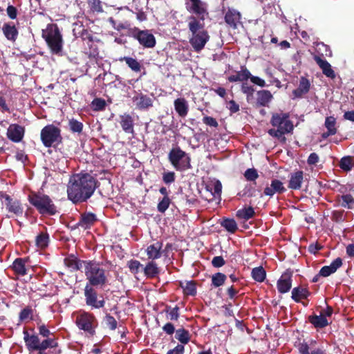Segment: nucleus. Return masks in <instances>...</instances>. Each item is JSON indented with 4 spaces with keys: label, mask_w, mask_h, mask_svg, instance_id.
I'll use <instances>...</instances> for the list:
<instances>
[{
    "label": "nucleus",
    "mask_w": 354,
    "mask_h": 354,
    "mask_svg": "<svg viewBox=\"0 0 354 354\" xmlns=\"http://www.w3.org/2000/svg\"><path fill=\"white\" fill-rule=\"evenodd\" d=\"M98 185V180L90 174H75L69 179L67 187L68 198L73 203L86 202L91 197Z\"/></svg>",
    "instance_id": "1"
},
{
    "label": "nucleus",
    "mask_w": 354,
    "mask_h": 354,
    "mask_svg": "<svg viewBox=\"0 0 354 354\" xmlns=\"http://www.w3.org/2000/svg\"><path fill=\"white\" fill-rule=\"evenodd\" d=\"M270 124L273 128L268 131V133L277 138L280 143L286 142V134L292 132L294 126L290 120V115L288 113H274L272 115Z\"/></svg>",
    "instance_id": "2"
},
{
    "label": "nucleus",
    "mask_w": 354,
    "mask_h": 354,
    "mask_svg": "<svg viewBox=\"0 0 354 354\" xmlns=\"http://www.w3.org/2000/svg\"><path fill=\"white\" fill-rule=\"evenodd\" d=\"M84 274L86 283L95 288H103L108 283V272L102 263L93 260L84 261Z\"/></svg>",
    "instance_id": "3"
},
{
    "label": "nucleus",
    "mask_w": 354,
    "mask_h": 354,
    "mask_svg": "<svg viewBox=\"0 0 354 354\" xmlns=\"http://www.w3.org/2000/svg\"><path fill=\"white\" fill-rule=\"evenodd\" d=\"M28 201L41 215L54 216L59 212L52 198L47 194L31 192Z\"/></svg>",
    "instance_id": "4"
},
{
    "label": "nucleus",
    "mask_w": 354,
    "mask_h": 354,
    "mask_svg": "<svg viewBox=\"0 0 354 354\" xmlns=\"http://www.w3.org/2000/svg\"><path fill=\"white\" fill-rule=\"evenodd\" d=\"M24 340L29 352L37 351V354H47V348L58 346V342L55 338H47L41 342L37 335H30L26 330H24Z\"/></svg>",
    "instance_id": "5"
},
{
    "label": "nucleus",
    "mask_w": 354,
    "mask_h": 354,
    "mask_svg": "<svg viewBox=\"0 0 354 354\" xmlns=\"http://www.w3.org/2000/svg\"><path fill=\"white\" fill-rule=\"evenodd\" d=\"M42 37L53 54H61L64 41L59 27L56 24H48L46 28L42 30Z\"/></svg>",
    "instance_id": "6"
},
{
    "label": "nucleus",
    "mask_w": 354,
    "mask_h": 354,
    "mask_svg": "<svg viewBox=\"0 0 354 354\" xmlns=\"http://www.w3.org/2000/svg\"><path fill=\"white\" fill-rule=\"evenodd\" d=\"M168 160L176 171H183L192 167L190 156L180 147H173L170 150Z\"/></svg>",
    "instance_id": "7"
},
{
    "label": "nucleus",
    "mask_w": 354,
    "mask_h": 354,
    "mask_svg": "<svg viewBox=\"0 0 354 354\" xmlns=\"http://www.w3.org/2000/svg\"><path fill=\"white\" fill-rule=\"evenodd\" d=\"M40 139L44 147H56L62 142L61 129L54 124H47L40 133Z\"/></svg>",
    "instance_id": "8"
},
{
    "label": "nucleus",
    "mask_w": 354,
    "mask_h": 354,
    "mask_svg": "<svg viewBox=\"0 0 354 354\" xmlns=\"http://www.w3.org/2000/svg\"><path fill=\"white\" fill-rule=\"evenodd\" d=\"M75 324L80 330H84L91 336H94L98 322L93 313L82 310L77 315Z\"/></svg>",
    "instance_id": "9"
},
{
    "label": "nucleus",
    "mask_w": 354,
    "mask_h": 354,
    "mask_svg": "<svg viewBox=\"0 0 354 354\" xmlns=\"http://www.w3.org/2000/svg\"><path fill=\"white\" fill-rule=\"evenodd\" d=\"M96 288L89 285H85L84 295L86 304L91 309L102 308L105 306V300L103 295H98Z\"/></svg>",
    "instance_id": "10"
},
{
    "label": "nucleus",
    "mask_w": 354,
    "mask_h": 354,
    "mask_svg": "<svg viewBox=\"0 0 354 354\" xmlns=\"http://www.w3.org/2000/svg\"><path fill=\"white\" fill-rule=\"evenodd\" d=\"M130 36L137 39L144 48H151L156 46V40L154 35L148 30H141L135 27L130 29Z\"/></svg>",
    "instance_id": "11"
},
{
    "label": "nucleus",
    "mask_w": 354,
    "mask_h": 354,
    "mask_svg": "<svg viewBox=\"0 0 354 354\" xmlns=\"http://www.w3.org/2000/svg\"><path fill=\"white\" fill-rule=\"evenodd\" d=\"M185 5L187 12L194 15L202 21H205L209 15L207 3L201 0H185Z\"/></svg>",
    "instance_id": "12"
},
{
    "label": "nucleus",
    "mask_w": 354,
    "mask_h": 354,
    "mask_svg": "<svg viewBox=\"0 0 354 354\" xmlns=\"http://www.w3.org/2000/svg\"><path fill=\"white\" fill-rule=\"evenodd\" d=\"M0 197L5 200L6 208L8 212L12 214L8 218L15 216H22L24 213V207L17 199H13L10 196L5 193H1Z\"/></svg>",
    "instance_id": "13"
},
{
    "label": "nucleus",
    "mask_w": 354,
    "mask_h": 354,
    "mask_svg": "<svg viewBox=\"0 0 354 354\" xmlns=\"http://www.w3.org/2000/svg\"><path fill=\"white\" fill-rule=\"evenodd\" d=\"M132 102L136 106V109L140 111L148 110L153 105V100L140 91H134Z\"/></svg>",
    "instance_id": "14"
},
{
    "label": "nucleus",
    "mask_w": 354,
    "mask_h": 354,
    "mask_svg": "<svg viewBox=\"0 0 354 354\" xmlns=\"http://www.w3.org/2000/svg\"><path fill=\"white\" fill-rule=\"evenodd\" d=\"M189 43L196 52L203 50L206 43L209 39V35L207 30H203L196 34H192Z\"/></svg>",
    "instance_id": "15"
},
{
    "label": "nucleus",
    "mask_w": 354,
    "mask_h": 354,
    "mask_svg": "<svg viewBox=\"0 0 354 354\" xmlns=\"http://www.w3.org/2000/svg\"><path fill=\"white\" fill-rule=\"evenodd\" d=\"M241 19V13L233 8H228L224 16L225 22L233 30L237 29L239 25H242Z\"/></svg>",
    "instance_id": "16"
},
{
    "label": "nucleus",
    "mask_w": 354,
    "mask_h": 354,
    "mask_svg": "<svg viewBox=\"0 0 354 354\" xmlns=\"http://www.w3.org/2000/svg\"><path fill=\"white\" fill-rule=\"evenodd\" d=\"M292 272L290 270L285 271L277 282V290L279 293L284 294L290 291L292 288Z\"/></svg>",
    "instance_id": "17"
},
{
    "label": "nucleus",
    "mask_w": 354,
    "mask_h": 354,
    "mask_svg": "<svg viewBox=\"0 0 354 354\" xmlns=\"http://www.w3.org/2000/svg\"><path fill=\"white\" fill-rule=\"evenodd\" d=\"M24 133L25 129L24 127L17 124H12L7 130V137L14 142H19L22 140Z\"/></svg>",
    "instance_id": "18"
},
{
    "label": "nucleus",
    "mask_w": 354,
    "mask_h": 354,
    "mask_svg": "<svg viewBox=\"0 0 354 354\" xmlns=\"http://www.w3.org/2000/svg\"><path fill=\"white\" fill-rule=\"evenodd\" d=\"M286 192L283 183L278 179H272L270 186L265 187L263 194L266 196L272 197L275 194H281Z\"/></svg>",
    "instance_id": "19"
},
{
    "label": "nucleus",
    "mask_w": 354,
    "mask_h": 354,
    "mask_svg": "<svg viewBox=\"0 0 354 354\" xmlns=\"http://www.w3.org/2000/svg\"><path fill=\"white\" fill-rule=\"evenodd\" d=\"M97 221V218L95 214L84 212L81 214L79 221L75 225V228L81 227L84 230L89 229Z\"/></svg>",
    "instance_id": "20"
},
{
    "label": "nucleus",
    "mask_w": 354,
    "mask_h": 354,
    "mask_svg": "<svg viewBox=\"0 0 354 354\" xmlns=\"http://www.w3.org/2000/svg\"><path fill=\"white\" fill-rule=\"evenodd\" d=\"M304 171L298 170L290 173L289 175V181L288 187L290 189L299 190L301 188L304 182Z\"/></svg>",
    "instance_id": "21"
},
{
    "label": "nucleus",
    "mask_w": 354,
    "mask_h": 354,
    "mask_svg": "<svg viewBox=\"0 0 354 354\" xmlns=\"http://www.w3.org/2000/svg\"><path fill=\"white\" fill-rule=\"evenodd\" d=\"M162 245L163 243L158 241L149 245L146 249L148 259L154 261V260L160 258L162 254Z\"/></svg>",
    "instance_id": "22"
},
{
    "label": "nucleus",
    "mask_w": 354,
    "mask_h": 354,
    "mask_svg": "<svg viewBox=\"0 0 354 354\" xmlns=\"http://www.w3.org/2000/svg\"><path fill=\"white\" fill-rule=\"evenodd\" d=\"M342 266V259L340 257H337L331 262L330 266H323L319 270V275L324 277H328L335 272Z\"/></svg>",
    "instance_id": "23"
},
{
    "label": "nucleus",
    "mask_w": 354,
    "mask_h": 354,
    "mask_svg": "<svg viewBox=\"0 0 354 354\" xmlns=\"http://www.w3.org/2000/svg\"><path fill=\"white\" fill-rule=\"evenodd\" d=\"M2 32L8 40L12 42L17 40L19 32L12 22L5 23L2 26Z\"/></svg>",
    "instance_id": "24"
},
{
    "label": "nucleus",
    "mask_w": 354,
    "mask_h": 354,
    "mask_svg": "<svg viewBox=\"0 0 354 354\" xmlns=\"http://www.w3.org/2000/svg\"><path fill=\"white\" fill-rule=\"evenodd\" d=\"M332 51L330 47L324 44L323 42H318L316 44L315 53H313L314 60L318 57L321 59H324L326 57H331Z\"/></svg>",
    "instance_id": "25"
},
{
    "label": "nucleus",
    "mask_w": 354,
    "mask_h": 354,
    "mask_svg": "<svg viewBox=\"0 0 354 354\" xmlns=\"http://www.w3.org/2000/svg\"><path fill=\"white\" fill-rule=\"evenodd\" d=\"M174 109L181 118H185L189 111V104L184 97H178L174 102Z\"/></svg>",
    "instance_id": "26"
},
{
    "label": "nucleus",
    "mask_w": 354,
    "mask_h": 354,
    "mask_svg": "<svg viewBox=\"0 0 354 354\" xmlns=\"http://www.w3.org/2000/svg\"><path fill=\"white\" fill-rule=\"evenodd\" d=\"M120 124L122 130L127 133H133L134 121L132 116L129 113H124L120 115Z\"/></svg>",
    "instance_id": "27"
},
{
    "label": "nucleus",
    "mask_w": 354,
    "mask_h": 354,
    "mask_svg": "<svg viewBox=\"0 0 354 354\" xmlns=\"http://www.w3.org/2000/svg\"><path fill=\"white\" fill-rule=\"evenodd\" d=\"M308 320L317 329L324 328L329 325V322L324 316L323 313H320L319 315L316 314L309 315Z\"/></svg>",
    "instance_id": "28"
},
{
    "label": "nucleus",
    "mask_w": 354,
    "mask_h": 354,
    "mask_svg": "<svg viewBox=\"0 0 354 354\" xmlns=\"http://www.w3.org/2000/svg\"><path fill=\"white\" fill-rule=\"evenodd\" d=\"M86 261L79 259L74 254H70L64 259V264L72 271H77L82 269V265L84 266Z\"/></svg>",
    "instance_id": "29"
},
{
    "label": "nucleus",
    "mask_w": 354,
    "mask_h": 354,
    "mask_svg": "<svg viewBox=\"0 0 354 354\" xmlns=\"http://www.w3.org/2000/svg\"><path fill=\"white\" fill-rule=\"evenodd\" d=\"M315 62L322 69V71L324 75L331 79L335 78V73L328 62H327L325 59H321L318 57L316 58Z\"/></svg>",
    "instance_id": "30"
},
{
    "label": "nucleus",
    "mask_w": 354,
    "mask_h": 354,
    "mask_svg": "<svg viewBox=\"0 0 354 354\" xmlns=\"http://www.w3.org/2000/svg\"><path fill=\"white\" fill-rule=\"evenodd\" d=\"M29 261L28 258H17L12 263V269L15 274L24 276L27 274L26 263Z\"/></svg>",
    "instance_id": "31"
},
{
    "label": "nucleus",
    "mask_w": 354,
    "mask_h": 354,
    "mask_svg": "<svg viewBox=\"0 0 354 354\" xmlns=\"http://www.w3.org/2000/svg\"><path fill=\"white\" fill-rule=\"evenodd\" d=\"M310 87V81L304 77H301L299 81V86L292 91L295 97L300 98L304 94L308 93Z\"/></svg>",
    "instance_id": "32"
},
{
    "label": "nucleus",
    "mask_w": 354,
    "mask_h": 354,
    "mask_svg": "<svg viewBox=\"0 0 354 354\" xmlns=\"http://www.w3.org/2000/svg\"><path fill=\"white\" fill-rule=\"evenodd\" d=\"M310 294L308 288L299 286L292 290L291 298L295 302L299 303L301 299H307Z\"/></svg>",
    "instance_id": "33"
},
{
    "label": "nucleus",
    "mask_w": 354,
    "mask_h": 354,
    "mask_svg": "<svg viewBox=\"0 0 354 354\" xmlns=\"http://www.w3.org/2000/svg\"><path fill=\"white\" fill-rule=\"evenodd\" d=\"M251 76V73L246 68L245 66H241V71H238L236 75H230L227 77V80L230 82H244L248 80Z\"/></svg>",
    "instance_id": "34"
},
{
    "label": "nucleus",
    "mask_w": 354,
    "mask_h": 354,
    "mask_svg": "<svg viewBox=\"0 0 354 354\" xmlns=\"http://www.w3.org/2000/svg\"><path fill=\"white\" fill-rule=\"evenodd\" d=\"M197 17L192 15L189 17L188 28L192 34H196L204 28V23Z\"/></svg>",
    "instance_id": "35"
},
{
    "label": "nucleus",
    "mask_w": 354,
    "mask_h": 354,
    "mask_svg": "<svg viewBox=\"0 0 354 354\" xmlns=\"http://www.w3.org/2000/svg\"><path fill=\"white\" fill-rule=\"evenodd\" d=\"M257 103L260 106H266L272 99V95L268 90L259 91L257 93Z\"/></svg>",
    "instance_id": "36"
},
{
    "label": "nucleus",
    "mask_w": 354,
    "mask_h": 354,
    "mask_svg": "<svg viewBox=\"0 0 354 354\" xmlns=\"http://www.w3.org/2000/svg\"><path fill=\"white\" fill-rule=\"evenodd\" d=\"M143 270L145 275L149 279L154 278L160 273V268L153 261L148 262L143 268Z\"/></svg>",
    "instance_id": "37"
},
{
    "label": "nucleus",
    "mask_w": 354,
    "mask_h": 354,
    "mask_svg": "<svg viewBox=\"0 0 354 354\" xmlns=\"http://www.w3.org/2000/svg\"><path fill=\"white\" fill-rule=\"evenodd\" d=\"M179 286L183 289L185 295L195 296L196 295V283L195 281H180Z\"/></svg>",
    "instance_id": "38"
},
{
    "label": "nucleus",
    "mask_w": 354,
    "mask_h": 354,
    "mask_svg": "<svg viewBox=\"0 0 354 354\" xmlns=\"http://www.w3.org/2000/svg\"><path fill=\"white\" fill-rule=\"evenodd\" d=\"M120 62H125L127 66L136 73L141 71L142 66L140 63L136 59L131 57H121L118 59Z\"/></svg>",
    "instance_id": "39"
},
{
    "label": "nucleus",
    "mask_w": 354,
    "mask_h": 354,
    "mask_svg": "<svg viewBox=\"0 0 354 354\" xmlns=\"http://www.w3.org/2000/svg\"><path fill=\"white\" fill-rule=\"evenodd\" d=\"M175 338L178 339L180 344H187L191 339L189 332L184 328H180L176 330Z\"/></svg>",
    "instance_id": "40"
},
{
    "label": "nucleus",
    "mask_w": 354,
    "mask_h": 354,
    "mask_svg": "<svg viewBox=\"0 0 354 354\" xmlns=\"http://www.w3.org/2000/svg\"><path fill=\"white\" fill-rule=\"evenodd\" d=\"M338 202L340 205L347 209L354 208V198L350 194H344L338 197Z\"/></svg>",
    "instance_id": "41"
},
{
    "label": "nucleus",
    "mask_w": 354,
    "mask_h": 354,
    "mask_svg": "<svg viewBox=\"0 0 354 354\" xmlns=\"http://www.w3.org/2000/svg\"><path fill=\"white\" fill-rule=\"evenodd\" d=\"M255 212L254 210V208L251 206L239 209L236 212V216L239 218L243 219L245 221H248L253 218Z\"/></svg>",
    "instance_id": "42"
},
{
    "label": "nucleus",
    "mask_w": 354,
    "mask_h": 354,
    "mask_svg": "<svg viewBox=\"0 0 354 354\" xmlns=\"http://www.w3.org/2000/svg\"><path fill=\"white\" fill-rule=\"evenodd\" d=\"M221 225L232 234L234 233L238 230L237 224L233 218H223L221 222Z\"/></svg>",
    "instance_id": "43"
},
{
    "label": "nucleus",
    "mask_w": 354,
    "mask_h": 354,
    "mask_svg": "<svg viewBox=\"0 0 354 354\" xmlns=\"http://www.w3.org/2000/svg\"><path fill=\"white\" fill-rule=\"evenodd\" d=\"M252 277L257 282H263L266 277V272L262 266L254 268L252 270Z\"/></svg>",
    "instance_id": "44"
},
{
    "label": "nucleus",
    "mask_w": 354,
    "mask_h": 354,
    "mask_svg": "<svg viewBox=\"0 0 354 354\" xmlns=\"http://www.w3.org/2000/svg\"><path fill=\"white\" fill-rule=\"evenodd\" d=\"M68 127L69 130L73 133H77L80 135L83 131L84 124L77 120L71 118L68 120Z\"/></svg>",
    "instance_id": "45"
},
{
    "label": "nucleus",
    "mask_w": 354,
    "mask_h": 354,
    "mask_svg": "<svg viewBox=\"0 0 354 354\" xmlns=\"http://www.w3.org/2000/svg\"><path fill=\"white\" fill-rule=\"evenodd\" d=\"M34 310L30 306H27L23 308L19 314V319L20 322H25L26 320H32L33 319Z\"/></svg>",
    "instance_id": "46"
},
{
    "label": "nucleus",
    "mask_w": 354,
    "mask_h": 354,
    "mask_svg": "<svg viewBox=\"0 0 354 354\" xmlns=\"http://www.w3.org/2000/svg\"><path fill=\"white\" fill-rule=\"evenodd\" d=\"M226 279L227 276L225 274L216 272L212 276V286L215 288L220 287L225 283Z\"/></svg>",
    "instance_id": "47"
},
{
    "label": "nucleus",
    "mask_w": 354,
    "mask_h": 354,
    "mask_svg": "<svg viewBox=\"0 0 354 354\" xmlns=\"http://www.w3.org/2000/svg\"><path fill=\"white\" fill-rule=\"evenodd\" d=\"M339 166L343 171H351L353 167V158L349 156L342 158Z\"/></svg>",
    "instance_id": "48"
},
{
    "label": "nucleus",
    "mask_w": 354,
    "mask_h": 354,
    "mask_svg": "<svg viewBox=\"0 0 354 354\" xmlns=\"http://www.w3.org/2000/svg\"><path fill=\"white\" fill-rule=\"evenodd\" d=\"M49 241L48 234L41 232L36 236L35 242L37 247L44 248L47 247Z\"/></svg>",
    "instance_id": "49"
},
{
    "label": "nucleus",
    "mask_w": 354,
    "mask_h": 354,
    "mask_svg": "<svg viewBox=\"0 0 354 354\" xmlns=\"http://www.w3.org/2000/svg\"><path fill=\"white\" fill-rule=\"evenodd\" d=\"M324 125L327 129V131L330 133H337L336 125V119L333 116H328L326 118Z\"/></svg>",
    "instance_id": "50"
},
{
    "label": "nucleus",
    "mask_w": 354,
    "mask_h": 354,
    "mask_svg": "<svg viewBox=\"0 0 354 354\" xmlns=\"http://www.w3.org/2000/svg\"><path fill=\"white\" fill-rule=\"evenodd\" d=\"M316 344V341L311 340L310 344H308L306 342L304 341L300 342L298 345V350L300 354H309V349L313 348L314 345Z\"/></svg>",
    "instance_id": "51"
},
{
    "label": "nucleus",
    "mask_w": 354,
    "mask_h": 354,
    "mask_svg": "<svg viewBox=\"0 0 354 354\" xmlns=\"http://www.w3.org/2000/svg\"><path fill=\"white\" fill-rule=\"evenodd\" d=\"M170 203L171 199L169 196L163 197L157 205L158 211L160 213H165L169 208Z\"/></svg>",
    "instance_id": "52"
},
{
    "label": "nucleus",
    "mask_w": 354,
    "mask_h": 354,
    "mask_svg": "<svg viewBox=\"0 0 354 354\" xmlns=\"http://www.w3.org/2000/svg\"><path fill=\"white\" fill-rule=\"evenodd\" d=\"M106 326L111 330L116 329L118 322L116 319L110 314H106L104 318Z\"/></svg>",
    "instance_id": "53"
},
{
    "label": "nucleus",
    "mask_w": 354,
    "mask_h": 354,
    "mask_svg": "<svg viewBox=\"0 0 354 354\" xmlns=\"http://www.w3.org/2000/svg\"><path fill=\"white\" fill-rule=\"evenodd\" d=\"M331 220L335 223H342L345 221L344 210H334L331 214Z\"/></svg>",
    "instance_id": "54"
},
{
    "label": "nucleus",
    "mask_w": 354,
    "mask_h": 354,
    "mask_svg": "<svg viewBox=\"0 0 354 354\" xmlns=\"http://www.w3.org/2000/svg\"><path fill=\"white\" fill-rule=\"evenodd\" d=\"M244 177L248 181H255L259 178L257 170L254 168H249L244 173Z\"/></svg>",
    "instance_id": "55"
},
{
    "label": "nucleus",
    "mask_w": 354,
    "mask_h": 354,
    "mask_svg": "<svg viewBox=\"0 0 354 354\" xmlns=\"http://www.w3.org/2000/svg\"><path fill=\"white\" fill-rule=\"evenodd\" d=\"M94 111H102L105 109L106 102L102 98H95L91 102Z\"/></svg>",
    "instance_id": "56"
},
{
    "label": "nucleus",
    "mask_w": 354,
    "mask_h": 354,
    "mask_svg": "<svg viewBox=\"0 0 354 354\" xmlns=\"http://www.w3.org/2000/svg\"><path fill=\"white\" fill-rule=\"evenodd\" d=\"M88 4L93 12L100 13L103 12L100 0H89Z\"/></svg>",
    "instance_id": "57"
},
{
    "label": "nucleus",
    "mask_w": 354,
    "mask_h": 354,
    "mask_svg": "<svg viewBox=\"0 0 354 354\" xmlns=\"http://www.w3.org/2000/svg\"><path fill=\"white\" fill-rule=\"evenodd\" d=\"M128 267L133 274H138L140 271V268L142 267V265L138 260H131L128 262Z\"/></svg>",
    "instance_id": "58"
},
{
    "label": "nucleus",
    "mask_w": 354,
    "mask_h": 354,
    "mask_svg": "<svg viewBox=\"0 0 354 354\" xmlns=\"http://www.w3.org/2000/svg\"><path fill=\"white\" fill-rule=\"evenodd\" d=\"M79 37H80L82 40L86 41L88 40V42H93V35L92 32L88 30V29L82 27V29L80 32H78Z\"/></svg>",
    "instance_id": "59"
},
{
    "label": "nucleus",
    "mask_w": 354,
    "mask_h": 354,
    "mask_svg": "<svg viewBox=\"0 0 354 354\" xmlns=\"http://www.w3.org/2000/svg\"><path fill=\"white\" fill-rule=\"evenodd\" d=\"M241 90L243 93L247 95V98L248 99L250 97H252L255 91L253 86H250L247 82H243L241 84Z\"/></svg>",
    "instance_id": "60"
},
{
    "label": "nucleus",
    "mask_w": 354,
    "mask_h": 354,
    "mask_svg": "<svg viewBox=\"0 0 354 354\" xmlns=\"http://www.w3.org/2000/svg\"><path fill=\"white\" fill-rule=\"evenodd\" d=\"M176 180V175L174 171H167L162 174V180L165 184H171Z\"/></svg>",
    "instance_id": "61"
},
{
    "label": "nucleus",
    "mask_w": 354,
    "mask_h": 354,
    "mask_svg": "<svg viewBox=\"0 0 354 354\" xmlns=\"http://www.w3.org/2000/svg\"><path fill=\"white\" fill-rule=\"evenodd\" d=\"M37 328L39 330V334L41 336H42L43 337H46V339L50 338L49 335L51 334V333L44 324L38 323Z\"/></svg>",
    "instance_id": "62"
},
{
    "label": "nucleus",
    "mask_w": 354,
    "mask_h": 354,
    "mask_svg": "<svg viewBox=\"0 0 354 354\" xmlns=\"http://www.w3.org/2000/svg\"><path fill=\"white\" fill-rule=\"evenodd\" d=\"M89 49L86 52V54L88 55L89 58H97L99 56V50L96 45H94L93 42L89 44Z\"/></svg>",
    "instance_id": "63"
},
{
    "label": "nucleus",
    "mask_w": 354,
    "mask_h": 354,
    "mask_svg": "<svg viewBox=\"0 0 354 354\" xmlns=\"http://www.w3.org/2000/svg\"><path fill=\"white\" fill-rule=\"evenodd\" d=\"M180 308L178 306H176L170 310L167 319L171 321H177L180 317Z\"/></svg>",
    "instance_id": "64"
}]
</instances>
